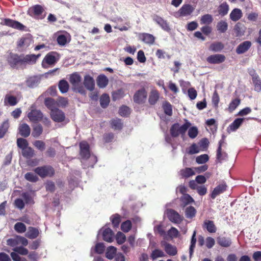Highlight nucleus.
<instances>
[{
    "instance_id": "f257e3e1",
    "label": "nucleus",
    "mask_w": 261,
    "mask_h": 261,
    "mask_svg": "<svg viewBox=\"0 0 261 261\" xmlns=\"http://www.w3.org/2000/svg\"><path fill=\"white\" fill-rule=\"evenodd\" d=\"M80 155L84 167H92L97 162V158L90 153L88 143L86 141H82L80 144Z\"/></svg>"
},
{
    "instance_id": "f03ea898",
    "label": "nucleus",
    "mask_w": 261,
    "mask_h": 261,
    "mask_svg": "<svg viewBox=\"0 0 261 261\" xmlns=\"http://www.w3.org/2000/svg\"><path fill=\"white\" fill-rule=\"evenodd\" d=\"M69 81L75 91L83 95L86 94V91L82 83V77L78 73L72 74L70 76Z\"/></svg>"
},
{
    "instance_id": "7ed1b4c3",
    "label": "nucleus",
    "mask_w": 261,
    "mask_h": 261,
    "mask_svg": "<svg viewBox=\"0 0 261 261\" xmlns=\"http://www.w3.org/2000/svg\"><path fill=\"white\" fill-rule=\"evenodd\" d=\"M191 123L186 120V122L180 125L179 123H176L173 124L170 128V133L172 137H176L179 135L184 136L187 129L191 126Z\"/></svg>"
},
{
    "instance_id": "20e7f679",
    "label": "nucleus",
    "mask_w": 261,
    "mask_h": 261,
    "mask_svg": "<svg viewBox=\"0 0 261 261\" xmlns=\"http://www.w3.org/2000/svg\"><path fill=\"white\" fill-rule=\"evenodd\" d=\"M59 59L58 53L51 51L48 53L44 58L42 62V66L44 68H47L49 66L54 65Z\"/></svg>"
},
{
    "instance_id": "39448f33",
    "label": "nucleus",
    "mask_w": 261,
    "mask_h": 261,
    "mask_svg": "<svg viewBox=\"0 0 261 261\" xmlns=\"http://www.w3.org/2000/svg\"><path fill=\"white\" fill-rule=\"evenodd\" d=\"M195 10V8L190 4H185L174 14L176 18L180 17H187L191 15Z\"/></svg>"
},
{
    "instance_id": "423d86ee",
    "label": "nucleus",
    "mask_w": 261,
    "mask_h": 261,
    "mask_svg": "<svg viewBox=\"0 0 261 261\" xmlns=\"http://www.w3.org/2000/svg\"><path fill=\"white\" fill-rule=\"evenodd\" d=\"M7 244L8 245L15 248L19 245L27 246L28 244V241L27 239L23 237L16 236L13 238L7 240Z\"/></svg>"
},
{
    "instance_id": "0eeeda50",
    "label": "nucleus",
    "mask_w": 261,
    "mask_h": 261,
    "mask_svg": "<svg viewBox=\"0 0 261 261\" xmlns=\"http://www.w3.org/2000/svg\"><path fill=\"white\" fill-rule=\"evenodd\" d=\"M166 214L169 220L173 223L179 224L183 220L184 217L177 212L172 209H167Z\"/></svg>"
},
{
    "instance_id": "6e6552de",
    "label": "nucleus",
    "mask_w": 261,
    "mask_h": 261,
    "mask_svg": "<svg viewBox=\"0 0 261 261\" xmlns=\"http://www.w3.org/2000/svg\"><path fill=\"white\" fill-rule=\"evenodd\" d=\"M34 171L42 177L51 176L54 173L53 168L49 166L37 167L35 169Z\"/></svg>"
},
{
    "instance_id": "1a4fd4ad",
    "label": "nucleus",
    "mask_w": 261,
    "mask_h": 261,
    "mask_svg": "<svg viewBox=\"0 0 261 261\" xmlns=\"http://www.w3.org/2000/svg\"><path fill=\"white\" fill-rule=\"evenodd\" d=\"M147 93L145 88H143L137 90L134 95V101L138 104L144 103L146 100Z\"/></svg>"
},
{
    "instance_id": "9d476101",
    "label": "nucleus",
    "mask_w": 261,
    "mask_h": 261,
    "mask_svg": "<svg viewBox=\"0 0 261 261\" xmlns=\"http://www.w3.org/2000/svg\"><path fill=\"white\" fill-rule=\"evenodd\" d=\"M7 60L12 67L15 68L18 65H22V55L18 56L17 54L11 53L9 55Z\"/></svg>"
},
{
    "instance_id": "9b49d317",
    "label": "nucleus",
    "mask_w": 261,
    "mask_h": 261,
    "mask_svg": "<svg viewBox=\"0 0 261 261\" xmlns=\"http://www.w3.org/2000/svg\"><path fill=\"white\" fill-rule=\"evenodd\" d=\"M50 115L51 118L55 122H62L65 119V115L64 113L58 108H56L55 110H53L52 111H51L50 113Z\"/></svg>"
},
{
    "instance_id": "f8f14e48",
    "label": "nucleus",
    "mask_w": 261,
    "mask_h": 261,
    "mask_svg": "<svg viewBox=\"0 0 261 261\" xmlns=\"http://www.w3.org/2000/svg\"><path fill=\"white\" fill-rule=\"evenodd\" d=\"M225 57L222 54H215L211 55L206 58V61L210 64H217L223 62Z\"/></svg>"
},
{
    "instance_id": "ddd939ff",
    "label": "nucleus",
    "mask_w": 261,
    "mask_h": 261,
    "mask_svg": "<svg viewBox=\"0 0 261 261\" xmlns=\"http://www.w3.org/2000/svg\"><path fill=\"white\" fill-rule=\"evenodd\" d=\"M152 19L164 31L167 32L170 31V29L168 22L162 17L157 15H155L153 16Z\"/></svg>"
},
{
    "instance_id": "4468645a",
    "label": "nucleus",
    "mask_w": 261,
    "mask_h": 261,
    "mask_svg": "<svg viewBox=\"0 0 261 261\" xmlns=\"http://www.w3.org/2000/svg\"><path fill=\"white\" fill-rule=\"evenodd\" d=\"M41 56L39 54L37 55L34 54L22 55V65L23 64H35L37 59Z\"/></svg>"
},
{
    "instance_id": "2eb2a0df",
    "label": "nucleus",
    "mask_w": 261,
    "mask_h": 261,
    "mask_svg": "<svg viewBox=\"0 0 261 261\" xmlns=\"http://www.w3.org/2000/svg\"><path fill=\"white\" fill-rule=\"evenodd\" d=\"M43 114L38 110H32L28 114V117L31 121L36 122L41 120Z\"/></svg>"
},
{
    "instance_id": "dca6fc26",
    "label": "nucleus",
    "mask_w": 261,
    "mask_h": 261,
    "mask_svg": "<svg viewBox=\"0 0 261 261\" xmlns=\"http://www.w3.org/2000/svg\"><path fill=\"white\" fill-rule=\"evenodd\" d=\"M3 24L19 30H23L24 28V26L19 22L8 18L4 20Z\"/></svg>"
},
{
    "instance_id": "f3484780",
    "label": "nucleus",
    "mask_w": 261,
    "mask_h": 261,
    "mask_svg": "<svg viewBox=\"0 0 261 261\" xmlns=\"http://www.w3.org/2000/svg\"><path fill=\"white\" fill-rule=\"evenodd\" d=\"M85 87L90 91H93L95 87V82L93 78L89 75L84 76L83 82Z\"/></svg>"
},
{
    "instance_id": "a211bd4d",
    "label": "nucleus",
    "mask_w": 261,
    "mask_h": 261,
    "mask_svg": "<svg viewBox=\"0 0 261 261\" xmlns=\"http://www.w3.org/2000/svg\"><path fill=\"white\" fill-rule=\"evenodd\" d=\"M162 246L168 255L174 256L177 254V251L175 246L165 242H162Z\"/></svg>"
},
{
    "instance_id": "6ab92c4d",
    "label": "nucleus",
    "mask_w": 261,
    "mask_h": 261,
    "mask_svg": "<svg viewBox=\"0 0 261 261\" xmlns=\"http://www.w3.org/2000/svg\"><path fill=\"white\" fill-rule=\"evenodd\" d=\"M102 232L103 239L107 242H112L113 240L114 234L113 231L109 228H102Z\"/></svg>"
},
{
    "instance_id": "aec40b11",
    "label": "nucleus",
    "mask_w": 261,
    "mask_h": 261,
    "mask_svg": "<svg viewBox=\"0 0 261 261\" xmlns=\"http://www.w3.org/2000/svg\"><path fill=\"white\" fill-rule=\"evenodd\" d=\"M227 185L225 183L223 182L218 185L213 191L211 194V198L215 199L216 196L226 191Z\"/></svg>"
},
{
    "instance_id": "412c9836",
    "label": "nucleus",
    "mask_w": 261,
    "mask_h": 261,
    "mask_svg": "<svg viewBox=\"0 0 261 261\" xmlns=\"http://www.w3.org/2000/svg\"><path fill=\"white\" fill-rule=\"evenodd\" d=\"M243 16L242 10L239 8L233 9L229 14L230 19L233 21H237Z\"/></svg>"
},
{
    "instance_id": "4be33fe9",
    "label": "nucleus",
    "mask_w": 261,
    "mask_h": 261,
    "mask_svg": "<svg viewBox=\"0 0 261 261\" xmlns=\"http://www.w3.org/2000/svg\"><path fill=\"white\" fill-rule=\"evenodd\" d=\"M4 103L5 106H14L17 105L18 100L15 96L11 94H6L4 99Z\"/></svg>"
},
{
    "instance_id": "5701e85b",
    "label": "nucleus",
    "mask_w": 261,
    "mask_h": 261,
    "mask_svg": "<svg viewBox=\"0 0 261 261\" xmlns=\"http://www.w3.org/2000/svg\"><path fill=\"white\" fill-rule=\"evenodd\" d=\"M251 45V42L246 41L241 43L237 48L236 52L238 54L244 53L248 50Z\"/></svg>"
},
{
    "instance_id": "b1692460",
    "label": "nucleus",
    "mask_w": 261,
    "mask_h": 261,
    "mask_svg": "<svg viewBox=\"0 0 261 261\" xmlns=\"http://www.w3.org/2000/svg\"><path fill=\"white\" fill-rule=\"evenodd\" d=\"M244 118H237L232 123H231L227 128L228 133H231L236 130L242 124Z\"/></svg>"
},
{
    "instance_id": "393cba45",
    "label": "nucleus",
    "mask_w": 261,
    "mask_h": 261,
    "mask_svg": "<svg viewBox=\"0 0 261 261\" xmlns=\"http://www.w3.org/2000/svg\"><path fill=\"white\" fill-rule=\"evenodd\" d=\"M19 132L21 136L24 137H28L31 133L30 126L26 123L20 124L19 126Z\"/></svg>"
},
{
    "instance_id": "a878e982",
    "label": "nucleus",
    "mask_w": 261,
    "mask_h": 261,
    "mask_svg": "<svg viewBox=\"0 0 261 261\" xmlns=\"http://www.w3.org/2000/svg\"><path fill=\"white\" fill-rule=\"evenodd\" d=\"M159 98V93L158 91L152 89L149 95L148 101L150 105H154Z\"/></svg>"
},
{
    "instance_id": "bb28decb",
    "label": "nucleus",
    "mask_w": 261,
    "mask_h": 261,
    "mask_svg": "<svg viewBox=\"0 0 261 261\" xmlns=\"http://www.w3.org/2000/svg\"><path fill=\"white\" fill-rule=\"evenodd\" d=\"M218 244L223 247H228L231 245V240L230 238L219 237L217 238Z\"/></svg>"
},
{
    "instance_id": "cd10ccee",
    "label": "nucleus",
    "mask_w": 261,
    "mask_h": 261,
    "mask_svg": "<svg viewBox=\"0 0 261 261\" xmlns=\"http://www.w3.org/2000/svg\"><path fill=\"white\" fill-rule=\"evenodd\" d=\"M252 76V83L255 91L258 92H260L261 91V79L256 73L253 74Z\"/></svg>"
},
{
    "instance_id": "c85d7f7f",
    "label": "nucleus",
    "mask_w": 261,
    "mask_h": 261,
    "mask_svg": "<svg viewBox=\"0 0 261 261\" xmlns=\"http://www.w3.org/2000/svg\"><path fill=\"white\" fill-rule=\"evenodd\" d=\"M108 83L109 80L106 75L100 74L97 77V84L99 88H105L108 85Z\"/></svg>"
},
{
    "instance_id": "c756f323",
    "label": "nucleus",
    "mask_w": 261,
    "mask_h": 261,
    "mask_svg": "<svg viewBox=\"0 0 261 261\" xmlns=\"http://www.w3.org/2000/svg\"><path fill=\"white\" fill-rule=\"evenodd\" d=\"M195 174L193 169L191 168H186L180 170L179 171V175L184 178L190 177Z\"/></svg>"
},
{
    "instance_id": "7c9ffc66",
    "label": "nucleus",
    "mask_w": 261,
    "mask_h": 261,
    "mask_svg": "<svg viewBox=\"0 0 261 261\" xmlns=\"http://www.w3.org/2000/svg\"><path fill=\"white\" fill-rule=\"evenodd\" d=\"M39 230L35 228L30 227L25 233V236L31 239L36 238L39 235Z\"/></svg>"
},
{
    "instance_id": "2f4dec72",
    "label": "nucleus",
    "mask_w": 261,
    "mask_h": 261,
    "mask_svg": "<svg viewBox=\"0 0 261 261\" xmlns=\"http://www.w3.org/2000/svg\"><path fill=\"white\" fill-rule=\"evenodd\" d=\"M179 236V231L175 227H172L168 231L166 232L167 239H173L176 238Z\"/></svg>"
},
{
    "instance_id": "473e14b6",
    "label": "nucleus",
    "mask_w": 261,
    "mask_h": 261,
    "mask_svg": "<svg viewBox=\"0 0 261 261\" xmlns=\"http://www.w3.org/2000/svg\"><path fill=\"white\" fill-rule=\"evenodd\" d=\"M117 249L116 247L110 246L106 250V257L109 259H112L116 256Z\"/></svg>"
},
{
    "instance_id": "72a5a7b5",
    "label": "nucleus",
    "mask_w": 261,
    "mask_h": 261,
    "mask_svg": "<svg viewBox=\"0 0 261 261\" xmlns=\"http://www.w3.org/2000/svg\"><path fill=\"white\" fill-rule=\"evenodd\" d=\"M218 13L221 16L226 15L229 11V5L226 3H222L218 7Z\"/></svg>"
},
{
    "instance_id": "f704fd0d",
    "label": "nucleus",
    "mask_w": 261,
    "mask_h": 261,
    "mask_svg": "<svg viewBox=\"0 0 261 261\" xmlns=\"http://www.w3.org/2000/svg\"><path fill=\"white\" fill-rule=\"evenodd\" d=\"M9 127V122L8 120L4 121L2 124H0V138L4 137L5 134L8 132Z\"/></svg>"
},
{
    "instance_id": "c9c22d12",
    "label": "nucleus",
    "mask_w": 261,
    "mask_h": 261,
    "mask_svg": "<svg viewBox=\"0 0 261 261\" xmlns=\"http://www.w3.org/2000/svg\"><path fill=\"white\" fill-rule=\"evenodd\" d=\"M32 43V39L30 37L21 38L18 42V46L23 48L28 47Z\"/></svg>"
},
{
    "instance_id": "e433bc0d",
    "label": "nucleus",
    "mask_w": 261,
    "mask_h": 261,
    "mask_svg": "<svg viewBox=\"0 0 261 261\" xmlns=\"http://www.w3.org/2000/svg\"><path fill=\"white\" fill-rule=\"evenodd\" d=\"M142 39L147 44H152L154 42L155 38L151 34L143 33L142 35Z\"/></svg>"
},
{
    "instance_id": "4c0bfd02",
    "label": "nucleus",
    "mask_w": 261,
    "mask_h": 261,
    "mask_svg": "<svg viewBox=\"0 0 261 261\" xmlns=\"http://www.w3.org/2000/svg\"><path fill=\"white\" fill-rule=\"evenodd\" d=\"M204 226L207 230L210 233H214L216 231V227L212 221L206 220L204 222Z\"/></svg>"
},
{
    "instance_id": "58836bf2",
    "label": "nucleus",
    "mask_w": 261,
    "mask_h": 261,
    "mask_svg": "<svg viewBox=\"0 0 261 261\" xmlns=\"http://www.w3.org/2000/svg\"><path fill=\"white\" fill-rule=\"evenodd\" d=\"M44 103L46 107L50 110V112L52 111L53 110H55V109L57 108H56L57 102L53 98H46L45 99Z\"/></svg>"
},
{
    "instance_id": "ea45409f",
    "label": "nucleus",
    "mask_w": 261,
    "mask_h": 261,
    "mask_svg": "<svg viewBox=\"0 0 261 261\" xmlns=\"http://www.w3.org/2000/svg\"><path fill=\"white\" fill-rule=\"evenodd\" d=\"M216 28L219 32L224 33L227 30L228 24L226 21L221 20L217 23Z\"/></svg>"
},
{
    "instance_id": "a19ab883",
    "label": "nucleus",
    "mask_w": 261,
    "mask_h": 261,
    "mask_svg": "<svg viewBox=\"0 0 261 261\" xmlns=\"http://www.w3.org/2000/svg\"><path fill=\"white\" fill-rule=\"evenodd\" d=\"M196 230L194 231L193 235L192 236L191 241V245L190 246L189 249V254L190 256L191 257V256L193 255L194 250L195 247V244L196 243Z\"/></svg>"
},
{
    "instance_id": "79ce46f5",
    "label": "nucleus",
    "mask_w": 261,
    "mask_h": 261,
    "mask_svg": "<svg viewBox=\"0 0 261 261\" xmlns=\"http://www.w3.org/2000/svg\"><path fill=\"white\" fill-rule=\"evenodd\" d=\"M213 21V18L210 14H205L201 17L200 23L201 24H209Z\"/></svg>"
},
{
    "instance_id": "37998d69",
    "label": "nucleus",
    "mask_w": 261,
    "mask_h": 261,
    "mask_svg": "<svg viewBox=\"0 0 261 261\" xmlns=\"http://www.w3.org/2000/svg\"><path fill=\"white\" fill-rule=\"evenodd\" d=\"M59 88L62 93L67 92L69 89L68 82L64 80H61L59 83Z\"/></svg>"
},
{
    "instance_id": "c03bdc74",
    "label": "nucleus",
    "mask_w": 261,
    "mask_h": 261,
    "mask_svg": "<svg viewBox=\"0 0 261 261\" xmlns=\"http://www.w3.org/2000/svg\"><path fill=\"white\" fill-rule=\"evenodd\" d=\"M34 154V150L30 147H25L22 150V155L27 159L32 158Z\"/></svg>"
},
{
    "instance_id": "a18cd8bd",
    "label": "nucleus",
    "mask_w": 261,
    "mask_h": 261,
    "mask_svg": "<svg viewBox=\"0 0 261 261\" xmlns=\"http://www.w3.org/2000/svg\"><path fill=\"white\" fill-rule=\"evenodd\" d=\"M110 102V97L107 94H103L100 98V106L103 108H106Z\"/></svg>"
},
{
    "instance_id": "49530a36",
    "label": "nucleus",
    "mask_w": 261,
    "mask_h": 261,
    "mask_svg": "<svg viewBox=\"0 0 261 261\" xmlns=\"http://www.w3.org/2000/svg\"><path fill=\"white\" fill-rule=\"evenodd\" d=\"M196 213L195 208L191 206L187 207L185 211V215L188 218H192L195 217Z\"/></svg>"
},
{
    "instance_id": "de8ad7c7",
    "label": "nucleus",
    "mask_w": 261,
    "mask_h": 261,
    "mask_svg": "<svg viewBox=\"0 0 261 261\" xmlns=\"http://www.w3.org/2000/svg\"><path fill=\"white\" fill-rule=\"evenodd\" d=\"M224 47L223 45L221 42H215L212 43L210 46V50L217 52L221 50Z\"/></svg>"
},
{
    "instance_id": "09e8293b",
    "label": "nucleus",
    "mask_w": 261,
    "mask_h": 261,
    "mask_svg": "<svg viewBox=\"0 0 261 261\" xmlns=\"http://www.w3.org/2000/svg\"><path fill=\"white\" fill-rule=\"evenodd\" d=\"M43 128L40 124H36L33 127L32 135L35 137H39L42 133Z\"/></svg>"
},
{
    "instance_id": "8fccbe9b",
    "label": "nucleus",
    "mask_w": 261,
    "mask_h": 261,
    "mask_svg": "<svg viewBox=\"0 0 261 261\" xmlns=\"http://www.w3.org/2000/svg\"><path fill=\"white\" fill-rule=\"evenodd\" d=\"M165 253L163 251L160 249H155L152 251L150 257L151 258L154 260L158 257H162L165 256Z\"/></svg>"
},
{
    "instance_id": "3c124183",
    "label": "nucleus",
    "mask_w": 261,
    "mask_h": 261,
    "mask_svg": "<svg viewBox=\"0 0 261 261\" xmlns=\"http://www.w3.org/2000/svg\"><path fill=\"white\" fill-rule=\"evenodd\" d=\"M112 127L114 129H120L122 127V123L119 119H115L111 121V122Z\"/></svg>"
},
{
    "instance_id": "603ef678",
    "label": "nucleus",
    "mask_w": 261,
    "mask_h": 261,
    "mask_svg": "<svg viewBox=\"0 0 261 261\" xmlns=\"http://www.w3.org/2000/svg\"><path fill=\"white\" fill-rule=\"evenodd\" d=\"M208 160V155L206 154H203L197 156L196 158V162L199 164H202L207 162Z\"/></svg>"
},
{
    "instance_id": "864d4df0",
    "label": "nucleus",
    "mask_w": 261,
    "mask_h": 261,
    "mask_svg": "<svg viewBox=\"0 0 261 261\" xmlns=\"http://www.w3.org/2000/svg\"><path fill=\"white\" fill-rule=\"evenodd\" d=\"M21 196L24 200V203L27 204H32L34 203L33 199L29 193H23L21 194Z\"/></svg>"
},
{
    "instance_id": "5fc2aeb1",
    "label": "nucleus",
    "mask_w": 261,
    "mask_h": 261,
    "mask_svg": "<svg viewBox=\"0 0 261 261\" xmlns=\"http://www.w3.org/2000/svg\"><path fill=\"white\" fill-rule=\"evenodd\" d=\"M180 199L185 205H187L194 202V200L192 197L187 194H183L181 197Z\"/></svg>"
},
{
    "instance_id": "6e6d98bb",
    "label": "nucleus",
    "mask_w": 261,
    "mask_h": 261,
    "mask_svg": "<svg viewBox=\"0 0 261 261\" xmlns=\"http://www.w3.org/2000/svg\"><path fill=\"white\" fill-rule=\"evenodd\" d=\"M154 232H158L164 239H167L166 232L163 228L162 225L160 224L154 227Z\"/></svg>"
},
{
    "instance_id": "4d7b16f0",
    "label": "nucleus",
    "mask_w": 261,
    "mask_h": 261,
    "mask_svg": "<svg viewBox=\"0 0 261 261\" xmlns=\"http://www.w3.org/2000/svg\"><path fill=\"white\" fill-rule=\"evenodd\" d=\"M15 230L19 233H23L26 230L25 225L21 222L16 223L14 226Z\"/></svg>"
},
{
    "instance_id": "13d9d810",
    "label": "nucleus",
    "mask_w": 261,
    "mask_h": 261,
    "mask_svg": "<svg viewBox=\"0 0 261 261\" xmlns=\"http://www.w3.org/2000/svg\"><path fill=\"white\" fill-rule=\"evenodd\" d=\"M198 129L196 126L190 127L188 130V136L190 138L194 139L198 135Z\"/></svg>"
},
{
    "instance_id": "bf43d9fd",
    "label": "nucleus",
    "mask_w": 261,
    "mask_h": 261,
    "mask_svg": "<svg viewBox=\"0 0 261 261\" xmlns=\"http://www.w3.org/2000/svg\"><path fill=\"white\" fill-rule=\"evenodd\" d=\"M116 240L118 244H122L125 241L126 237L124 233L119 231L116 234Z\"/></svg>"
},
{
    "instance_id": "052dcab7",
    "label": "nucleus",
    "mask_w": 261,
    "mask_h": 261,
    "mask_svg": "<svg viewBox=\"0 0 261 261\" xmlns=\"http://www.w3.org/2000/svg\"><path fill=\"white\" fill-rule=\"evenodd\" d=\"M132 227V223L129 220H127L122 223L121 228L124 232H128Z\"/></svg>"
},
{
    "instance_id": "680f3d73",
    "label": "nucleus",
    "mask_w": 261,
    "mask_h": 261,
    "mask_svg": "<svg viewBox=\"0 0 261 261\" xmlns=\"http://www.w3.org/2000/svg\"><path fill=\"white\" fill-rule=\"evenodd\" d=\"M112 223L114 227H117L120 222V216L118 214L113 215L111 217Z\"/></svg>"
},
{
    "instance_id": "e2e57ef3",
    "label": "nucleus",
    "mask_w": 261,
    "mask_h": 261,
    "mask_svg": "<svg viewBox=\"0 0 261 261\" xmlns=\"http://www.w3.org/2000/svg\"><path fill=\"white\" fill-rule=\"evenodd\" d=\"M200 151L199 147L196 144H193L189 148L188 153L190 154L197 153Z\"/></svg>"
},
{
    "instance_id": "0e129e2a",
    "label": "nucleus",
    "mask_w": 261,
    "mask_h": 261,
    "mask_svg": "<svg viewBox=\"0 0 261 261\" xmlns=\"http://www.w3.org/2000/svg\"><path fill=\"white\" fill-rule=\"evenodd\" d=\"M240 103V100L239 99L236 98L233 99L229 104L228 108L230 112L233 111L239 105Z\"/></svg>"
},
{
    "instance_id": "69168bd1",
    "label": "nucleus",
    "mask_w": 261,
    "mask_h": 261,
    "mask_svg": "<svg viewBox=\"0 0 261 261\" xmlns=\"http://www.w3.org/2000/svg\"><path fill=\"white\" fill-rule=\"evenodd\" d=\"M17 144L18 146L21 148L22 150L28 147V143L27 141L23 138H18L17 140Z\"/></svg>"
},
{
    "instance_id": "338daca9",
    "label": "nucleus",
    "mask_w": 261,
    "mask_h": 261,
    "mask_svg": "<svg viewBox=\"0 0 261 261\" xmlns=\"http://www.w3.org/2000/svg\"><path fill=\"white\" fill-rule=\"evenodd\" d=\"M33 145L40 151H43L45 148V143L40 140H37L35 141Z\"/></svg>"
},
{
    "instance_id": "774afa93",
    "label": "nucleus",
    "mask_w": 261,
    "mask_h": 261,
    "mask_svg": "<svg viewBox=\"0 0 261 261\" xmlns=\"http://www.w3.org/2000/svg\"><path fill=\"white\" fill-rule=\"evenodd\" d=\"M25 178L27 180L31 182H35L38 179V177L34 173L30 172L25 174Z\"/></svg>"
}]
</instances>
